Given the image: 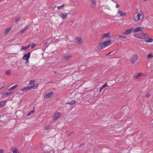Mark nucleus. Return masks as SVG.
<instances>
[{
	"mask_svg": "<svg viewBox=\"0 0 153 153\" xmlns=\"http://www.w3.org/2000/svg\"><path fill=\"white\" fill-rule=\"evenodd\" d=\"M144 18L143 12L142 11L139 12H136L133 15L134 20V22H137L139 20H142Z\"/></svg>",
	"mask_w": 153,
	"mask_h": 153,
	"instance_id": "nucleus-1",
	"label": "nucleus"
},
{
	"mask_svg": "<svg viewBox=\"0 0 153 153\" xmlns=\"http://www.w3.org/2000/svg\"><path fill=\"white\" fill-rule=\"evenodd\" d=\"M110 39L107 41H105L103 42L102 43L98 45L97 48L99 50H101L102 49L107 47L109 45L112 44L113 42H111Z\"/></svg>",
	"mask_w": 153,
	"mask_h": 153,
	"instance_id": "nucleus-2",
	"label": "nucleus"
},
{
	"mask_svg": "<svg viewBox=\"0 0 153 153\" xmlns=\"http://www.w3.org/2000/svg\"><path fill=\"white\" fill-rule=\"evenodd\" d=\"M149 35L147 33H142L138 36V38L140 39H143L148 38Z\"/></svg>",
	"mask_w": 153,
	"mask_h": 153,
	"instance_id": "nucleus-3",
	"label": "nucleus"
},
{
	"mask_svg": "<svg viewBox=\"0 0 153 153\" xmlns=\"http://www.w3.org/2000/svg\"><path fill=\"white\" fill-rule=\"evenodd\" d=\"M138 59V57L137 55L134 54L132 58L131 59L130 61L132 64H134L136 61Z\"/></svg>",
	"mask_w": 153,
	"mask_h": 153,
	"instance_id": "nucleus-4",
	"label": "nucleus"
},
{
	"mask_svg": "<svg viewBox=\"0 0 153 153\" xmlns=\"http://www.w3.org/2000/svg\"><path fill=\"white\" fill-rule=\"evenodd\" d=\"M110 37L109 33L102 34L100 35L101 39H103L105 38H108Z\"/></svg>",
	"mask_w": 153,
	"mask_h": 153,
	"instance_id": "nucleus-5",
	"label": "nucleus"
},
{
	"mask_svg": "<svg viewBox=\"0 0 153 153\" xmlns=\"http://www.w3.org/2000/svg\"><path fill=\"white\" fill-rule=\"evenodd\" d=\"M72 57V56L71 55L65 56H62V60H69Z\"/></svg>",
	"mask_w": 153,
	"mask_h": 153,
	"instance_id": "nucleus-6",
	"label": "nucleus"
},
{
	"mask_svg": "<svg viewBox=\"0 0 153 153\" xmlns=\"http://www.w3.org/2000/svg\"><path fill=\"white\" fill-rule=\"evenodd\" d=\"M30 52L28 53H27L26 54L23 56L22 57V59L24 60H29V58L30 57Z\"/></svg>",
	"mask_w": 153,
	"mask_h": 153,
	"instance_id": "nucleus-7",
	"label": "nucleus"
},
{
	"mask_svg": "<svg viewBox=\"0 0 153 153\" xmlns=\"http://www.w3.org/2000/svg\"><path fill=\"white\" fill-rule=\"evenodd\" d=\"M54 94V93L53 91L49 92L48 94H45L44 96L45 98L48 99Z\"/></svg>",
	"mask_w": 153,
	"mask_h": 153,
	"instance_id": "nucleus-8",
	"label": "nucleus"
},
{
	"mask_svg": "<svg viewBox=\"0 0 153 153\" xmlns=\"http://www.w3.org/2000/svg\"><path fill=\"white\" fill-rule=\"evenodd\" d=\"M33 85H31L30 87V89H36L38 88L39 83H34L33 84H32Z\"/></svg>",
	"mask_w": 153,
	"mask_h": 153,
	"instance_id": "nucleus-9",
	"label": "nucleus"
},
{
	"mask_svg": "<svg viewBox=\"0 0 153 153\" xmlns=\"http://www.w3.org/2000/svg\"><path fill=\"white\" fill-rule=\"evenodd\" d=\"M61 114V113L59 112H57L56 113L54 116L53 120H56L57 119L60 117Z\"/></svg>",
	"mask_w": 153,
	"mask_h": 153,
	"instance_id": "nucleus-10",
	"label": "nucleus"
},
{
	"mask_svg": "<svg viewBox=\"0 0 153 153\" xmlns=\"http://www.w3.org/2000/svg\"><path fill=\"white\" fill-rule=\"evenodd\" d=\"M90 4V6L92 8L95 7L96 6V2L95 0H91Z\"/></svg>",
	"mask_w": 153,
	"mask_h": 153,
	"instance_id": "nucleus-11",
	"label": "nucleus"
},
{
	"mask_svg": "<svg viewBox=\"0 0 153 153\" xmlns=\"http://www.w3.org/2000/svg\"><path fill=\"white\" fill-rule=\"evenodd\" d=\"M144 28L142 27H138L135 28L133 31V33H135L140 31H141Z\"/></svg>",
	"mask_w": 153,
	"mask_h": 153,
	"instance_id": "nucleus-12",
	"label": "nucleus"
},
{
	"mask_svg": "<svg viewBox=\"0 0 153 153\" xmlns=\"http://www.w3.org/2000/svg\"><path fill=\"white\" fill-rule=\"evenodd\" d=\"M132 29L130 28L127 30L126 31L123 33V34L124 35H129L132 32Z\"/></svg>",
	"mask_w": 153,
	"mask_h": 153,
	"instance_id": "nucleus-13",
	"label": "nucleus"
},
{
	"mask_svg": "<svg viewBox=\"0 0 153 153\" xmlns=\"http://www.w3.org/2000/svg\"><path fill=\"white\" fill-rule=\"evenodd\" d=\"M76 42L79 44H82L83 42L81 38L79 37H77L76 38Z\"/></svg>",
	"mask_w": 153,
	"mask_h": 153,
	"instance_id": "nucleus-14",
	"label": "nucleus"
},
{
	"mask_svg": "<svg viewBox=\"0 0 153 153\" xmlns=\"http://www.w3.org/2000/svg\"><path fill=\"white\" fill-rule=\"evenodd\" d=\"M117 14L120 16H125L126 15V13L123 12L121 11H119L117 13Z\"/></svg>",
	"mask_w": 153,
	"mask_h": 153,
	"instance_id": "nucleus-15",
	"label": "nucleus"
},
{
	"mask_svg": "<svg viewBox=\"0 0 153 153\" xmlns=\"http://www.w3.org/2000/svg\"><path fill=\"white\" fill-rule=\"evenodd\" d=\"M11 150L13 153H19V152L17 149L14 147H12L11 149Z\"/></svg>",
	"mask_w": 153,
	"mask_h": 153,
	"instance_id": "nucleus-16",
	"label": "nucleus"
},
{
	"mask_svg": "<svg viewBox=\"0 0 153 153\" xmlns=\"http://www.w3.org/2000/svg\"><path fill=\"white\" fill-rule=\"evenodd\" d=\"M12 93V92L4 93L1 94V96L2 97H5Z\"/></svg>",
	"mask_w": 153,
	"mask_h": 153,
	"instance_id": "nucleus-17",
	"label": "nucleus"
},
{
	"mask_svg": "<svg viewBox=\"0 0 153 153\" xmlns=\"http://www.w3.org/2000/svg\"><path fill=\"white\" fill-rule=\"evenodd\" d=\"M59 16L64 19H66L67 17V14L65 13H61L59 14Z\"/></svg>",
	"mask_w": 153,
	"mask_h": 153,
	"instance_id": "nucleus-18",
	"label": "nucleus"
},
{
	"mask_svg": "<svg viewBox=\"0 0 153 153\" xmlns=\"http://www.w3.org/2000/svg\"><path fill=\"white\" fill-rule=\"evenodd\" d=\"M12 29L11 28L6 29L4 32V34L5 35H7L8 33Z\"/></svg>",
	"mask_w": 153,
	"mask_h": 153,
	"instance_id": "nucleus-19",
	"label": "nucleus"
},
{
	"mask_svg": "<svg viewBox=\"0 0 153 153\" xmlns=\"http://www.w3.org/2000/svg\"><path fill=\"white\" fill-rule=\"evenodd\" d=\"M29 90H30V87L27 86L26 87L23 88H21L20 90L21 91H29Z\"/></svg>",
	"mask_w": 153,
	"mask_h": 153,
	"instance_id": "nucleus-20",
	"label": "nucleus"
},
{
	"mask_svg": "<svg viewBox=\"0 0 153 153\" xmlns=\"http://www.w3.org/2000/svg\"><path fill=\"white\" fill-rule=\"evenodd\" d=\"M29 27V26L28 25H27L25 26L24 28L22 29L21 31L20 32L21 33H23Z\"/></svg>",
	"mask_w": 153,
	"mask_h": 153,
	"instance_id": "nucleus-21",
	"label": "nucleus"
},
{
	"mask_svg": "<svg viewBox=\"0 0 153 153\" xmlns=\"http://www.w3.org/2000/svg\"><path fill=\"white\" fill-rule=\"evenodd\" d=\"M17 86H18L17 85H15L11 87V88H9L8 89V91H10L11 90L15 89L17 87Z\"/></svg>",
	"mask_w": 153,
	"mask_h": 153,
	"instance_id": "nucleus-22",
	"label": "nucleus"
},
{
	"mask_svg": "<svg viewBox=\"0 0 153 153\" xmlns=\"http://www.w3.org/2000/svg\"><path fill=\"white\" fill-rule=\"evenodd\" d=\"M5 103L4 101H2L0 102V108L4 106Z\"/></svg>",
	"mask_w": 153,
	"mask_h": 153,
	"instance_id": "nucleus-23",
	"label": "nucleus"
},
{
	"mask_svg": "<svg viewBox=\"0 0 153 153\" xmlns=\"http://www.w3.org/2000/svg\"><path fill=\"white\" fill-rule=\"evenodd\" d=\"M153 41V39L152 38H149L147 40H146L145 42H146L149 43Z\"/></svg>",
	"mask_w": 153,
	"mask_h": 153,
	"instance_id": "nucleus-24",
	"label": "nucleus"
},
{
	"mask_svg": "<svg viewBox=\"0 0 153 153\" xmlns=\"http://www.w3.org/2000/svg\"><path fill=\"white\" fill-rule=\"evenodd\" d=\"M30 45H29L28 46L25 47H22V49H21L20 50H26L28 48L30 47Z\"/></svg>",
	"mask_w": 153,
	"mask_h": 153,
	"instance_id": "nucleus-25",
	"label": "nucleus"
},
{
	"mask_svg": "<svg viewBox=\"0 0 153 153\" xmlns=\"http://www.w3.org/2000/svg\"><path fill=\"white\" fill-rule=\"evenodd\" d=\"M35 80L34 79L31 80L30 81L29 85H32L35 83Z\"/></svg>",
	"mask_w": 153,
	"mask_h": 153,
	"instance_id": "nucleus-26",
	"label": "nucleus"
},
{
	"mask_svg": "<svg viewBox=\"0 0 153 153\" xmlns=\"http://www.w3.org/2000/svg\"><path fill=\"white\" fill-rule=\"evenodd\" d=\"M6 75L9 76L10 74V70H7L6 72Z\"/></svg>",
	"mask_w": 153,
	"mask_h": 153,
	"instance_id": "nucleus-27",
	"label": "nucleus"
},
{
	"mask_svg": "<svg viewBox=\"0 0 153 153\" xmlns=\"http://www.w3.org/2000/svg\"><path fill=\"white\" fill-rule=\"evenodd\" d=\"M153 57V55L152 53H149L148 55L147 59H149Z\"/></svg>",
	"mask_w": 153,
	"mask_h": 153,
	"instance_id": "nucleus-28",
	"label": "nucleus"
},
{
	"mask_svg": "<svg viewBox=\"0 0 153 153\" xmlns=\"http://www.w3.org/2000/svg\"><path fill=\"white\" fill-rule=\"evenodd\" d=\"M75 101L74 100H72L69 103H68L70 105L74 104L75 103Z\"/></svg>",
	"mask_w": 153,
	"mask_h": 153,
	"instance_id": "nucleus-29",
	"label": "nucleus"
},
{
	"mask_svg": "<svg viewBox=\"0 0 153 153\" xmlns=\"http://www.w3.org/2000/svg\"><path fill=\"white\" fill-rule=\"evenodd\" d=\"M65 5V4H64L61 6H58L57 7V8L58 9H60L62 8Z\"/></svg>",
	"mask_w": 153,
	"mask_h": 153,
	"instance_id": "nucleus-30",
	"label": "nucleus"
},
{
	"mask_svg": "<svg viewBox=\"0 0 153 153\" xmlns=\"http://www.w3.org/2000/svg\"><path fill=\"white\" fill-rule=\"evenodd\" d=\"M50 126L49 125H47L45 127V129L48 130L50 129Z\"/></svg>",
	"mask_w": 153,
	"mask_h": 153,
	"instance_id": "nucleus-31",
	"label": "nucleus"
},
{
	"mask_svg": "<svg viewBox=\"0 0 153 153\" xmlns=\"http://www.w3.org/2000/svg\"><path fill=\"white\" fill-rule=\"evenodd\" d=\"M150 96V94L148 93H146L145 94V96L146 97H149Z\"/></svg>",
	"mask_w": 153,
	"mask_h": 153,
	"instance_id": "nucleus-32",
	"label": "nucleus"
},
{
	"mask_svg": "<svg viewBox=\"0 0 153 153\" xmlns=\"http://www.w3.org/2000/svg\"><path fill=\"white\" fill-rule=\"evenodd\" d=\"M107 86H108L107 85V83H105L102 86V88H105Z\"/></svg>",
	"mask_w": 153,
	"mask_h": 153,
	"instance_id": "nucleus-33",
	"label": "nucleus"
},
{
	"mask_svg": "<svg viewBox=\"0 0 153 153\" xmlns=\"http://www.w3.org/2000/svg\"><path fill=\"white\" fill-rule=\"evenodd\" d=\"M139 76H143V74L142 73H139L137 74V75Z\"/></svg>",
	"mask_w": 153,
	"mask_h": 153,
	"instance_id": "nucleus-34",
	"label": "nucleus"
},
{
	"mask_svg": "<svg viewBox=\"0 0 153 153\" xmlns=\"http://www.w3.org/2000/svg\"><path fill=\"white\" fill-rule=\"evenodd\" d=\"M20 19V18L19 17L18 18H16L15 19V22H18L19 21Z\"/></svg>",
	"mask_w": 153,
	"mask_h": 153,
	"instance_id": "nucleus-35",
	"label": "nucleus"
},
{
	"mask_svg": "<svg viewBox=\"0 0 153 153\" xmlns=\"http://www.w3.org/2000/svg\"><path fill=\"white\" fill-rule=\"evenodd\" d=\"M35 43H32L31 45V48H33L34 47H35Z\"/></svg>",
	"mask_w": 153,
	"mask_h": 153,
	"instance_id": "nucleus-36",
	"label": "nucleus"
},
{
	"mask_svg": "<svg viewBox=\"0 0 153 153\" xmlns=\"http://www.w3.org/2000/svg\"><path fill=\"white\" fill-rule=\"evenodd\" d=\"M4 152V150L2 149H0V153H3Z\"/></svg>",
	"mask_w": 153,
	"mask_h": 153,
	"instance_id": "nucleus-37",
	"label": "nucleus"
},
{
	"mask_svg": "<svg viewBox=\"0 0 153 153\" xmlns=\"http://www.w3.org/2000/svg\"><path fill=\"white\" fill-rule=\"evenodd\" d=\"M120 5L118 4H117L116 5L115 7L117 8H118L119 7Z\"/></svg>",
	"mask_w": 153,
	"mask_h": 153,
	"instance_id": "nucleus-38",
	"label": "nucleus"
},
{
	"mask_svg": "<svg viewBox=\"0 0 153 153\" xmlns=\"http://www.w3.org/2000/svg\"><path fill=\"white\" fill-rule=\"evenodd\" d=\"M138 35H137L136 34H134V37H136V38H138Z\"/></svg>",
	"mask_w": 153,
	"mask_h": 153,
	"instance_id": "nucleus-39",
	"label": "nucleus"
},
{
	"mask_svg": "<svg viewBox=\"0 0 153 153\" xmlns=\"http://www.w3.org/2000/svg\"><path fill=\"white\" fill-rule=\"evenodd\" d=\"M118 37H119L120 39V38H123V36L120 35H118Z\"/></svg>",
	"mask_w": 153,
	"mask_h": 153,
	"instance_id": "nucleus-40",
	"label": "nucleus"
},
{
	"mask_svg": "<svg viewBox=\"0 0 153 153\" xmlns=\"http://www.w3.org/2000/svg\"><path fill=\"white\" fill-rule=\"evenodd\" d=\"M135 77L136 79H139V76L137 75V76H135Z\"/></svg>",
	"mask_w": 153,
	"mask_h": 153,
	"instance_id": "nucleus-41",
	"label": "nucleus"
},
{
	"mask_svg": "<svg viewBox=\"0 0 153 153\" xmlns=\"http://www.w3.org/2000/svg\"><path fill=\"white\" fill-rule=\"evenodd\" d=\"M103 88H102V87H101L100 88V90H99V91H102V90L103 89Z\"/></svg>",
	"mask_w": 153,
	"mask_h": 153,
	"instance_id": "nucleus-42",
	"label": "nucleus"
},
{
	"mask_svg": "<svg viewBox=\"0 0 153 153\" xmlns=\"http://www.w3.org/2000/svg\"><path fill=\"white\" fill-rule=\"evenodd\" d=\"M83 144H84V143H82V144H80V145H79V148L81 147L83 145Z\"/></svg>",
	"mask_w": 153,
	"mask_h": 153,
	"instance_id": "nucleus-43",
	"label": "nucleus"
},
{
	"mask_svg": "<svg viewBox=\"0 0 153 153\" xmlns=\"http://www.w3.org/2000/svg\"><path fill=\"white\" fill-rule=\"evenodd\" d=\"M26 63H29V60H26Z\"/></svg>",
	"mask_w": 153,
	"mask_h": 153,
	"instance_id": "nucleus-44",
	"label": "nucleus"
},
{
	"mask_svg": "<svg viewBox=\"0 0 153 153\" xmlns=\"http://www.w3.org/2000/svg\"><path fill=\"white\" fill-rule=\"evenodd\" d=\"M5 86H3V87H2L1 88H0V91L1 89L4 88H5Z\"/></svg>",
	"mask_w": 153,
	"mask_h": 153,
	"instance_id": "nucleus-45",
	"label": "nucleus"
},
{
	"mask_svg": "<svg viewBox=\"0 0 153 153\" xmlns=\"http://www.w3.org/2000/svg\"><path fill=\"white\" fill-rule=\"evenodd\" d=\"M31 114V112H29L27 114V116H29V115H30V114Z\"/></svg>",
	"mask_w": 153,
	"mask_h": 153,
	"instance_id": "nucleus-46",
	"label": "nucleus"
},
{
	"mask_svg": "<svg viewBox=\"0 0 153 153\" xmlns=\"http://www.w3.org/2000/svg\"><path fill=\"white\" fill-rule=\"evenodd\" d=\"M34 111H33V110H32V111H31L30 112H31V113H34Z\"/></svg>",
	"mask_w": 153,
	"mask_h": 153,
	"instance_id": "nucleus-47",
	"label": "nucleus"
},
{
	"mask_svg": "<svg viewBox=\"0 0 153 153\" xmlns=\"http://www.w3.org/2000/svg\"><path fill=\"white\" fill-rule=\"evenodd\" d=\"M122 38H124V39H125L126 38V36H123Z\"/></svg>",
	"mask_w": 153,
	"mask_h": 153,
	"instance_id": "nucleus-48",
	"label": "nucleus"
},
{
	"mask_svg": "<svg viewBox=\"0 0 153 153\" xmlns=\"http://www.w3.org/2000/svg\"><path fill=\"white\" fill-rule=\"evenodd\" d=\"M43 153H49L48 152H43Z\"/></svg>",
	"mask_w": 153,
	"mask_h": 153,
	"instance_id": "nucleus-49",
	"label": "nucleus"
},
{
	"mask_svg": "<svg viewBox=\"0 0 153 153\" xmlns=\"http://www.w3.org/2000/svg\"><path fill=\"white\" fill-rule=\"evenodd\" d=\"M71 23H72L73 22V21H71Z\"/></svg>",
	"mask_w": 153,
	"mask_h": 153,
	"instance_id": "nucleus-50",
	"label": "nucleus"
},
{
	"mask_svg": "<svg viewBox=\"0 0 153 153\" xmlns=\"http://www.w3.org/2000/svg\"><path fill=\"white\" fill-rule=\"evenodd\" d=\"M4 0H0V1H3Z\"/></svg>",
	"mask_w": 153,
	"mask_h": 153,
	"instance_id": "nucleus-51",
	"label": "nucleus"
},
{
	"mask_svg": "<svg viewBox=\"0 0 153 153\" xmlns=\"http://www.w3.org/2000/svg\"><path fill=\"white\" fill-rule=\"evenodd\" d=\"M54 72L55 73H56V71H54Z\"/></svg>",
	"mask_w": 153,
	"mask_h": 153,
	"instance_id": "nucleus-52",
	"label": "nucleus"
},
{
	"mask_svg": "<svg viewBox=\"0 0 153 153\" xmlns=\"http://www.w3.org/2000/svg\"><path fill=\"white\" fill-rule=\"evenodd\" d=\"M147 0H143L144 1H146Z\"/></svg>",
	"mask_w": 153,
	"mask_h": 153,
	"instance_id": "nucleus-53",
	"label": "nucleus"
},
{
	"mask_svg": "<svg viewBox=\"0 0 153 153\" xmlns=\"http://www.w3.org/2000/svg\"><path fill=\"white\" fill-rule=\"evenodd\" d=\"M111 53V52H109V53H108V54H110Z\"/></svg>",
	"mask_w": 153,
	"mask_h": 153,
	"instance_id": "nucleus-54",
	"label": "nucleus"
},
{
	"mask_svg": "<svg viewBox=\"0 0 153 153\" xmlns=\"http://www.w3.org/2000/svg\"><path fill=\"white\" fill-rule=\"evenodd\" d=\"M109 55V54H108V53L107 54V55Z\"/></svg>",
	"mask_w": 153,
	"mask_h": 153,
	"instance_id": "nucleus-55",
	"label": "nucleus"
}]
</instances>
